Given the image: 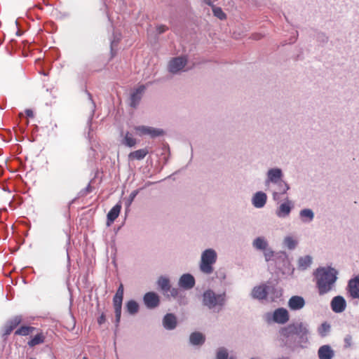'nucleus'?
<instances>
[{
    "instance_id": "obj_1",
    "label": "nucleus",
    "mask_w": 359,
    "mask_h": 359,
    "mask_svg": "<svg viewBox=\"0 0 359 359\" xmlns=\"http://www.w3.org/2000/svg\"><path fill=\"white\" fill-rule=\"evenodd\" d=\"M309 334L308 325L302 322L290 324L280 330V339L287 345H290L298 339L297 343L304 346L309 341Z\"/></svg>"
},
{
    "instance_id": "obj_2",
    "label": "nucleus",
    "mask_w": 359,
    "mask_h": 359,
    "mask_svg": "<svg viewBox=\"0 0 359 359\" xmlns=\"http://www.w3.org/2000/svg\"><path fill=\"white\" fill-rule=\"evenodd\" d=\"M317 286L320 295L332 290L337 280V271L330 267L319 268L316 271Z\"/></svg>"
},
{
    "instance_id": "obj_3",
    "label": "nucleus",
    "mask_w": 359,
    "mask_h": 359,
    "mask_svg": "<svg viewBox=\"0 0 359 359\" xmlns=\"http://www.w3.org/2000/svg\"><path fill=\"white\" fill-rule=\"evenodd\" d=\"M217 258V252L212 248L206 249L201 254L200 269L206 274H210L213 271V264Z\"/></svg>"
},
{
    "instance_id": "obj_4",
    "label": "nucleus",
    "mask_w": 359,
    "mask_h": 359,
    "mask_svg": "<svg viewBox=\"0 0 359 359\" xmlns=\"http://www.w3.org/2000/svg\"><path fill=\"white\" fill-rule=\"evenodd\" d=\"M225 302V294H216L212 290L203 294V304L210 309H220Z\"/></svg>"
},
{
    "instance_id": "obj_5",
    "label": "nucleus",
    "mask_w": 359,
    "mask_h": 359,
    "mask_svg": "<svg viewBox=\"0 0 359 359\" xmlns=\"http://www.w3.org/2000/svg\"><path fill=\"white\" fill-rule=\"evenodd\" d=\"M187 58L185 56H180L172 58L168 65V72L176 74L187 71Z\"/></svg>"
},
{
    "instance_id": "obj_6",
    "label": "nucleus",
    "mask_w": 359,
    "mask_h": 359,
    "mask_svg": "<svg viewBox=\"0 0 359 359\" xmlns=\"http://www.w3.org/2000/svg\"><path fill=\"white\" fill-rule=\"evenodd\" d=\"M266 318L268 322H270L271 320H272L276 323L285 324L289 320L290 316L287 309L284 308H279L276 309L272 314L267 313Z\"/></svg>"
},
{
    "instance_id": "obj_7",
    "label": "nucleus",
    "mask_w": 359,
    "mask_h": 359,
    "mask_svg": "<svg viewBox=\"0 0 359 359\" xmlns=\"http://www.w3.org/2000/svg\"><path fill=\"white\" fill-rule=\"evenodd\" d=\"M135 134L138 136H149L151 137H156L163 135V132L161 129L154 128L146 126H138L134 128Z\"/></svg>"
},
{
    "instance_id": "obj_8",
    "label": "nucleus",
    "mask_w": 359,
    "mask_h": 359,
    "mask_svg": "<svg viewBox=\"0 0 359 359\" xmlns=\"http://www.w3.org/2000/svg\"><path fill=\"white\" fill-rule=\"evenodd\" d=\"M283 174L280 168H273L267 171L265 185L270 187L271 184H276L283 180Z\"/></svg>"
},
{
    "instance_id": "obj_9",
    "label": "nucleus",
    "mask_w": 359,
    "mask_h": 359,
    "mask_svg": "<svg viewBox=\"0 0 359 359\" xmlns=\"http://www.w3.org/2000/svg\"><path fill=\"white\" fill-rule=\"evenodd\" d=\"M21 316H15L10 318L4 325V332L5 335H9L22 322Z\"/></svg>"
},
{
    "instance_id": "obj_10",
    "label": "nucleus",
    "mask_w": 359,
    "mask_h": 359,
    "mask_svg": "<svg viewBox=\"0 0 359 359\" xmlns=\"http://www.w3.org/2000/svg\"><path fill=\"white\" fill-rule=\"evenodd\" d=\"M144 302L147 308L153 309L158 305L159 297L155 292H149L144 294Z\"/></svg>"
},
{
    "instance_id": "obj_11",
    "label": "nucleus",
    "mask_w": 359,
    "mask_h": 359,
    "mask_svg": "<svg viewBox=\"0 0 359 359\" xmlns=\"http://www.w3.org/2000/svg\"><path fill=\"white\" fill-rule=\"evenodd\" d=\"M268 295H270V292L267 291V285L255 287L252 291V296L255 299H264Z\"/></svg>"
},
{
    "instance_id": "obj_12",
    "label": "nucleus",
    "mask_w": 359,
    "mask_h": 359,
    "mask_svg": "<svg viewBox=\"0 0 359 359\" xmlns=\"http://www.w3.org/2000/svg\"><path fill=\"white\" fill-rule=\"evenodd\" d=\"M292 203L290 201L286 200L284 203L280 204L279 208L276 210V215L280 218H284L287 217L292 210Z\"/></svg>"
},
{
    "instance_id": "obj_13",
    "label": "nucleus",
    "mask_w": 359,
    "mask_h": 359,
    "mask_svg": "<svg viewBox=\"0 0 359 359\" xmlns=\"http://www.w3.org/2000/svg\"><path fill=\"white\" fill-rule=\"evenodd\" d=\"M346 301L341 296L334 297L331 302V307L335 313H341L346 309Z\"/></svg>"
},
{
    "instance_id": "obj_14",
    "label": "nucleus",
    "mask_w": 359,
    "mask_h": 359,
    "mask_svg": "<svg viewBox=\"0 0 359 359\" xmlns=\"http://www.w3.org/2000/svg\"><path fill=\"white\" fill-rule=\"evenodd\" d=\"M267 200V196L262 191H258L252 198V203L257 208H263Z\"/></svg>"
},
{
    "instance_id": "obj_15",
    "label": "nucleus",
    "mask_w": 359,
    "mask_h": 359,
    "mask_svg": "<svg viewBox=\"0 0 359 359\" xmlns=\"http://www.w3.org/2000/svg\"><path fill=\"white\" fill-rule=\"evenodd\" d=\"M348 287L351 297L359 299V276L349 280Z\"/></svg>"
},
{
    "instance_id": "obj_16",
    "label": "nucleus",
    "mask_w": 359,
    "mask_h": 359,
    "mask_svg": "<svg viewBox=\"0 0 359 359\" xmlns=\"http://www.w3.org/2000/svg\"><path fill=\"white\" fill-rule=\"evenodd\" d=\"M194 284V278L189 273L182 275L179 280V285L184 289H191Z\"/></svg>"
},
{
    "instance_id": "obj_17",
    "label": "nucleus",
    "mask_w": 359,
    "mask_h": 359,
    "mask_svg": "<svg viewBox=\"0 0 359 359\" xmlns=\"http://www.w3.org/2000/svg\"><path fill=\"white\" fill-rule=\"evenodd\" d=\"M305 305V301L300 296H293L288 301V306L291 310H299Z\"/></svg>"
},
{
    "instance_id": "obj_18",
    "label": "nucleus",
    "mask_w": 359,
    "mask_h": 359,
    "mask_svg": "<svg viewBox=\"0 0 359 359\" xmlns=\"http://www.w3.org/2000/svg\"><path fill=\"white\" fill-rule=\"evenodd\" d=\"M318 355L320 359H332L334 352L329 345H323L319 348Z\"/></svg>"
},
{
    "instance_id": "obj_19",
    "label": "nucleus",
    "mask_w": 359,
    "mask_h": 359,
    "mask_svg": "<svg viewBox=\"0 0 359 359\" xmlns=\"http://www.w3.org/2000/svg\"><path fill=\"white\" fill-rule=\"evenodd\" d=\"M276 185L277 186V191H273V198L275 201L279 199L280 194H284L290 189L289 184L283 180Z\"/></svg>"
},
{
    "instance_id": "obj_20",
    "label": "nucleus",
    "mask_w": 359,
    "mask_h": 359,
    "mask_svg": "<svg viewBox=\"0 0 359 359\" xmlns=\"http://www.w3.org/2000/svg\"><path fill=\"white\" fill-rule=\"evenodd\" d=\"M145 87L144 86H140L137 88L131 94V105L135 107L139 101L140 100L143 93L144 92Z\"/></svg>"
},
{
    "instance_id": "obj_21",
    "label": "nucleus",
    "mask_w": 359,
    "mask_h": 359,
    "mask_svg": "<svg viewBox=\"0 0 359 359\" xmlns=\"http://www.w3.org/2000/svg\"><path fill=\"white\" fill-rule=\"evenodd\" d=\"M121 205L118 203L114 205L107 214V225L110 226L111 223L118 217Z\"/></svg>"
},
{
    "instance_id": "obj_22",
    "label": "nucleus",
    "mask_w": 359,
    "mask_h": 359,
    "mask_svg": "<svg viewBox=\"0 0 359 359\" xmlns=\"http://www.w3.org/2000/svg\"><path fill=\"white\" fill-rule=\"evenodd\" d=\"M313 258L310 255L300 257L297 261L298 269L300 270L307 269L312 264Z\"/></svg>"
},
{
    "instance_id": "obj_23",
    "label": "nucleus",
    "mask_w": 359,
    "mask_h": 359,
    "mask_svg": "<svg viewBox=\"0 0 359 359\" xmlns=\"http://www.w3.org/2000/svg\"><path fill=\"white\" fill-rule=\"evenodd\" d=\"M163 326L167 330H172L177 325V320L174 315L167 314L163 320Z\"/></svg>"
},
{
    "instance_id": "obj_24",
    "label": "nucleus",
    "mask_w": 359,
    "mask_h": 359,
    "mask_svg": "<svg viewBox=\"0 0 359 359\" xmlns=\"http://www.w3.org/2000/svg\"><path fill=\"white\" fill-rule=\"evenodd\" d=\"M299 217L302 222L309 223L314 218V213L311 209H303L299 212Z\"/></svg>"
},
{
    "instance_id": "obj_25",
    "label": "nucleus",
    "mask_w": 359,
    "mask_h": 359,
    "mask_svg": "<svg viewBox=\"0 0 359 359\" xmlns=\"http://www.w3.org/2000/svg\"><path fill=\"white\" fill-rule=\"evenodd\" d=\"M147 154L148 150L147 149H138L130 153L128 155V159L129 161L142 160L147 156Z\"/></svg>"
},
{
    "instance_id": "obj_26",
    "label": "nucleus",
    "mask_w": 359,
    "mask_h": 359,
    "mask_svg": "<svg viewBox=\"0 0 359 359\" xmlns=\"http://www.w3.org/2000/svg\"><path fill=\"white\" fill-rule=\"evenodd\" d=\"M267 291L270 292V295H268V297L273 301L282 295L281 289L272 285H267Z\"/></svg>"
},
{
    "instance_id": "obj_27",
    "label": "nucleus",
    "mask_w": 359,
    "mask_h": 359,
    "mask_svg": "<svg viewBox=\"0 0 359 359\" xmlns=\"http://www.w3.org/2000/svg\"><path fill=\"white\" fill-rule=\"evenodd\" d=\"M255 248L264 251L268 248V242L264 237H257L252 242Z\"/></svg>"
},
{
    "instance_id": "obj_28",
    "label": "nucleus",
    "mask_w": 359,
    "mask_h": 359,
    "mask_svg": "<svg viewBox=\"0 0 359 359\" xmlns=\"http://www.w3.org/2000/svg\"><path fill=\"white\" fill-rule=\"evenodd\" d=\"M298 244V241L292 236H287L283 239V245L289 250H294Z\"/></svg>"
},
{
    "instance_id": "obj_29",
    "label": "nucleus",
    "mask_w": 359,
    "mask_h": 359,
    "mask_svg": "<svg viewBox=\"0 0 359 359\" xmlns=\"http://www.w3.org/2000/svg\"><path fill=\"white\" fill-rule=\"evenodd\" d=\"M45 340V336L42 332L36 334L31 340H29L27 344L30 347H34L36 345L43 344Z\"/></svg>"
},
{
    "instance_id": "obj_30",
    "label": "nucleus",
    "mask_w": 359,
    "mask_h": 359,
    "mask_svg": "<svg viewBox=\"0 0 359 359\" xmlns=\"http://www.w3.org/2000/svg\"><path fill=\"white\" fill-rule=\"evenodd\" d=\"M204 337L201 333L194 332L190 336V342L193 345L202 344L204 342Z\"/></svg>"
},
{
    "instance_id": "obj_31",
    "label": "nucleus",
    "mask_w": 359,
    "mask_h": 359,
    "mask_svg": "<svg viewBox=\"0 0 359 359\" xmlns=\"http://www.w3.org/2000/svg\"><path fill=\"white\" fill-rule=\"evenodd\" d=\"M35 328L31 326H21L20 328L15 330V334L19 336H27L31 334Z\"/></svg>"
},
{
    "instance_id": "obj_32",
    "label": "nucleus",
    "mask_w": 359,
    "mask_h": 359,
    "mask_svg": "<svg viewBox=\"0 0 359 359\" xmlns=\"http://www.w3.org/2000/svg\"><path fill=\"white\" fill-rule=\"evenodd\" d=\"M123 143L129 147H132L136 144V140L133 137L131 133L127 132L123 138Z\"/></svg>"
},
{
    "instance_id": "obj_33",
    "label": "nucleus",
    "mask_w": 359,
    "mask_h": 359,
    "mask_svg": "<svg viewBox=\"0 0 359 359\" xmlns=\"http://www.w3.org/2000/svg\"><path fill=\"white\" fill-rule=\"evenodd\" d=\"M126 309L128 313L135 314L138 311L139 305L135 301L130 300L127 303Z\"/></svg>"
},
{
    "instance_id": "obj_34",
    "label": "nucleus",
    "mask_w": 359,
    "mask_h": 359,
    "mask_svg": "<svg viewBox=\"0 0 359 359\" xmlns=\"http://www.w3.org/2000/svg\"><path fill=\"white\" fill-rule=\"evenodd\" d=\"M158 285L165 292H167L170 289L169 280L165 277L159 278Z\"/></svg>"
},
{
    "instance_id": "obj_35",
    "label": "nucleus",
    "mask_w": 359,
    "mask_h": 359,
    "mask_svg": "<svg viewBox=\"0 0 359 359\" xmlns=\"http://www.w3.org/2000/svg\"><path fill=\"white\" fill-rule=\"evenodd\" d=\"M216 359H235L233 356H229L227 351L224 348H220L217 352Z\"/></svg>"
},
{
    "instance_id": "obj_36",
    "label": "nucleus",
    "mask_w": 359,
    "mask_h": 359,
    "mask_svg": "<svg viewBox=\"0 0 359 359\" xmlns=\"http://www.w3.org/2000/svg\"><path fill=\"white\" fill-rule=\"evenodd\" d=\"M212 12L214 15L220 20H224L226 18V14L223 12L221 8L212 7Z\"/></svg>"
},
{
    "instance_id": "obj_37",
    "label": "nucleus",
    "mask_w": 359,
    "mask_h": 359,
    "mask_svg": "<svg viewBox=\"0 0 359 359\" xmlns=\"http://www.w3.org/2000/svg\"><path fill=\"white\" fill-rule=\"evenodd\" d=\"M330 325L327 323H323L321 326L318 328V332L320 336L325 337L327 333L330 331Z\"/></svg>"
},
{
    "instance_id": "obj_38",
    "label": "nucleus",
    "mask_w": 359,
    "mask_h": 359,
    "mask_svg": "<svg viewBox=\"0 0 359 359\" xmlns=\"http://www.w3.org/2000/svg\"><path fill=\"white\" fill-rule=\"evenodd\" d=\"M138 192H139L138 190H135V191H133V192L130 193V196H129V197L127 199L126 203V206L128 208L130 206V205L132 204V203L134 201L135 198L137 195Z\"/></svg>"
},
{
    "instance_id": "obj_39",
    "label": "nucleus",
    "mask_w": 359,
    "mask_h": 359,
    "mask_svg": "<svg viewBox=\"0 0 359 359\" xmlns=\"http://www.w3.org/2000/svg\"><path fill=\"white\" fill-rule=\"evenodd\" d=\"M123 297L114 295L113 299L114 306H122Z\"/></svg>"
},
{
    "instance_id": "obj_40",
    "label": "nucleus",
    "mask_w": 359,
    "mask_h": 359,
    "mask_svg": "<svg viewBox=\"0 0 359 359\" xmlns=\"http://www.w3.org/2000/svg\"><path fill=\"white\" fill-rule=\"evenodd\" d=\"M263 252L266 261L270 260L273 257V252L269 248H267Z\"/></svg>"
},
{
    "instance_id": "obj_41",
    "label": "nucleus",
    "mask_w": 359,
    "mask_h": 359,
    "mask_svg": "<svg viewBox=\"0 0 359 359\" xmlns=\"http://www.w3.org/2000/svg\"><path fill=\"white\" fill-rule=\"evenodd\" d=\"M114 311H115V316H116V323H118L121 319V307L122 306H114Z\"/></svg>"
},
{
    "instance_id": "obj_42",
    "label": "nucleus",
    "mask_w": 359,
    "mask_h": 359,
    "mask_svg": "<svg viewBox=\"0 0 359 359\" xmlns=\"http://www.w3.org/2000/svg\"><path fill=\"white\" fill-rule=\"evenodd\" d=\"M123 284H120L115 295L123 297Z\"/></svg>"
},
{
    "instance_id": "obj_43",
    "label": "nucleus",
    "mask_w": 359,
    "mask_h": 359,
    "mask_svg": "<svg viewBox=\"0 0 359 359\" xmlns=\"http://www.w3.org/2000/svg\"><path fill=\"white\" fill-rule=\"evenodd\" d=\"M167 29V27L164 25H161L158 27L157 30L158 33H163Z\"/></svg>"
},
{
    "instance_id": "obj_44",
    "label": "nucleus",
    "mask_w": 359,
    "mask_h": 359,
    "mask_svg": "<svg viewBox=\"0 0 359 359\" xmlns=\"http://www.w3.org/2000/svg\"><path fill=\"white\" fill-rule=\"evenodd\" d=\"M25 112L26 115L27 116H29V117H33L34 116V113H33L32 109H27L25 110Z\"/></svg>"
},
{
    "instance_id": "obj_45",
    "label": "nucleus",
    "mask_w": 359,
    "mask_h": 359,
    "mask_svg": "<svg viewBox=\"0 0 359 359\" xmlns=\"http://www.w3.org/2000/svg\"><path fill=\"white\" fill-rule=\"evenodd\" d=\"M99 324H102L105 321V316L102 314L97 320Z\"/></svg>"
},
{
    "instance_id": "obj_46",
    "label": "nucleus",
    "mask_w": 359,
    "mask_h": 359,
    "mask_svg": "<svg viewBox=\"0 0 359 359\" xmlns=\"http://www.w3.org/2000/svg\"><path fill=\"white\" fill-rule=\"evenodd\" d=\"M351 338L348 337L345 339V342L348 346L351 345Z\"/></svg>"
},
{
    "instance_id": "obj_47",
    "label": "nucleus",
    "mask_w": 359,
    "mask_h": 359,
    "mask_svg": "<svg viewBox=\"0 0 359 359\" xmlns=\"http://www.w3.org/2000/svg\"><path fill=\"white\" fill-rule=\"evenodd\" d=\"M251 359H259V358H252Z\"/></svg>"
},
{
    "instance_id": "obj_48",
    "label": "nucleus",
    "mask_w": 359,
    "mask_h": 359,
    "mask_svg": "<svg viewBox=\"0 0 359 359\" xmlns=\"http://www.w3.org/2000/svg\"><path fill=\"white\" fill-rule=\"evenodd\" d=\"M83 359H88L87 358L84 357Z\"/></svg>"
}]
</instances>
